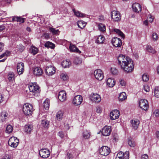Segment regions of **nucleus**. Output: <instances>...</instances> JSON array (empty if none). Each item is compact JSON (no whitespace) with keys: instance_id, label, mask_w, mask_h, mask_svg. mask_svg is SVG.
I'll return each instance as SVG.
<instances>
[{"instance_id":"6e6d98bb","label":"nucleus","mask_w":159,"mask_h":159,"mask_svg":"<svg viewBox=\"0 0 159 159\" xmlns=\"http://www.w3.org/2000/svg\"><path fill=\"white\" fill-rule=\"evenodd\" d=\"M153 114L156 117H159V110H156L153 112Z\"/></svg>"},{"instance_id":"bf43d9fd","label":"nucleus","mask_w":159,"mask_h":159,"mask_svg":"<svg viewBox=\"0 0 159 159\" xmlns=\"http://www.w3.org/2000/svg\"><path fill=\"white\" fill-rule=\"evenodd\" d=\"M58 135L62 139L64 137V134L62 131L59 132L58 133Z\"/></svg>"},{"instance_id":"37998d69","label":"nucleus","mask_w":159,"mask_h":159,"mask_svg":"<svg viewBox=\"0 0 159 159\" xmlns=\"http://www.w3.org/2000/svg\"><path fill=\"white\" fill-rule=\"evenodd\" d=\"M87 24V22L83 21V20H80V29H83L84 28Z\"/></svg>"},{"instance_id":"f257e3e1","label":"nucleus","mask_w":159,"mask_h":159,"mask_svg":"<svg viewBox=\"0 0 159 159\" xmlns=\"http://www.w3.org/2000/svg\"><path fill=\"white\" fill-rule=\"evenodd\" d=\"M119 64L121 68L126 73L132 72L134 70V65L132 60L128 57L120 54L117 58Z\"/></svg>"},{"instance_id":"de8ad7c7","label":"nucleus","mask_w":159,"mask_h":159,"mask_svg":"<svg viewBox=\"0 0 159 159\" xmlns=\"http://www.w3.org/2000/svg\"><path fill=\"white\" fill-rule=\"evenodd\" d=\"M79 62L80 59L79 57H75L73 62L74 64L76 65H79Z\"/></svg>"},{"instance_id":"5fc2aeb1","label":"nucleus","mask_w":159,"mask_h":159,"mask_svg":"<svg viewBox=\"0 0 159 159\" xmlns=\"http://www.w3.org/2000/svg\"><path fill=\"white\" fill-rule=\"evenodd\" d=\"M143 89L146 92L149 91V87L148 85H144L143 86Z\"/></svg>"},{"instance_id":"7c9ffc66","label":"nucleus","mask_w":159,"mask_h":159,"mask_svg":"<svg viewBox=\"0 0 159 159\" xmlns=\"http://www.w3.org/2000/svg\"><path fill=\"white\" fill-rule=\"evenodd\" d=\"M104 39V37L102 35H100L98 36L96 42L97 43H103Z\"/></svg>"},{"instance_id":"e2e57ef3","label":"nucleus","mask_w":159,"mask_h":159,"mask_svg":"<svg viewBox=\"0 0 159 159\" xmlns=\"http://www.w3.org/2000/svg\"><path fill=\"white\" fill-rule=\"evenodd\" d=\"M141 159H148V156L146 154L143 155L141 156Z\"/></svg>"},{"instance_id":"4c0bfd02","label":"nucleus","mask_w":159,"mask_h":159,"mask_svg":"<svg viewBox=\"0 0 159 159\" xmlns=\"http://www.w3.org/2000/svg\"><path fill=\"white\" fill-rule=\"evenodd\" d=\"M30 50L31 53H32L33 55L36 54L38 52V48L34 46L31 47Z\"/></svg>"},{"instance_id":"393cba45","label":"nucleus","mask_w":159,"mask_h":159,"mask_svg":"<svg viewBox=\"0 0 159 159\" xmlns=\"http://www.w3.org/2000/svg\"><path fill=\"white\" fill-rule=\"evenodd\" d=\"M126 94L125 92H122L120 93L119 96V99L120 101L122 102L127 98Z\"/></svg>"},{"instance_id":"338daca9","label":"nucleus","mask_w":159,"mask_h":159,"mask_svg":"<svg viewBox=\"0 0 159 159\" xmlns=\"http://www.w3.org/2000/svg\"><path fill=\"white\" fill-rule=\"evenodd\" d=\"M68 158L69 159H72L73 158L72 155L70 153H68L67 154Z\"/></svg>"},{"instance_id":"f8f14e48","label":"nucleus","mask_w":159,"mask_h":159,"mask_svg":"<svg viewBox=\"0 0 159 159\" xmlns=\"http://www.w3.org/2000/svg\"><path fill=\"white\" fill-rule=\"evenodd\" d=\"M111 130L110 126H105L102 129V134L104 136H107L110 135Z\"/></svg>"},{"instance_id":"58836bf2","label":"nucleus","mask_w":159,"mask_h":159,"mask_svg":"<svg viewBox=\"0 0 159 159\" xmlns=\"http://www.w3.org/2000/svg\"><path fill=\"white\" fill-rule=\"evenodd\" d=\"M154 96L157 98H159V87H156L154 89Z\"/></svg>"},{"instance_id":"20e7f679","label":"nucleus","mask_w":159,"mask_h":159,"mask_svg":"<svg viewBox=\"0 0 159 159\" xmlns=\"http://www.w3.org/2000/svg\"><path fill=\"white\" fill-rule=\"evenodd\" d=\"M139 107L143 110L147 111L149 108L148 101L146 99H141L139 101Z\"/></svg>"},{"instance_id":"f03ea898","label":"nucleus","mask_w":159,"mask_h":159,"mask_svg":"<svg viewBox=\"0 0 159 159\" xmlns=\"http://www.w3.org/2000/svg\"><path fill=\"white\" fill-rule=\"evenodd\" d=\"M34 110L32 106L29 103H25L23 106V111L25 115H31Z\"/></svg>"},{"instance_id":"2eb2a0df","label":"nucleus","mask_w":159,"mask_h":159,"mask_svg":"<svg viewBox=\"0 0 159 159\" xmlns=\"http://www.w3.org/2000/svg\"><path fill=\"white\" fill-rule=\"evenodd\" d=\"M24 70V64L22 62L19 63L17 66V71L18 74L19 75H21L23 74Z\"/></svg>"},{"instance_id":"0eeeda50","label":"nucleus","mask_w":159,"mask_h":159,"mask_svg":"<svg viewBox=\"0 0 159 159\" xmlns=\"http://www.w3.org/2000/svg\"><path fill=\"white\" fill-rule=\"evenodd\" d=\"M28 87L30 91L33 93H36L39 91V87L35 83L30 84Z\"/></svg>"},{"instance_id":"ddd939ff","label":"nucleus","mask_w":159,"mask_h":159,"mask_svg":"<svg viewBox=\"0 0 159 159\" xmlns=\"http://www.w3.org/2000/svg\"><path fill=\"white\" fill-rule=\"evenodd\" d=\"M111 42L113 45L116 47H120L122 43L120 39L117 37L114 38Z\"/></svg>"},{"instance_id":"4d7b16f0","label":"nucleus","mask_w":159,"mask_h":159,"mask_svg":"<svg viewBox=\"0 0 159 159\" xmlns=\"http://www.w3.org/2000/svg\"><path fill=\"white\" fill-rule=\"evenodd\" d=\"M96 112L98 113H101L102 110L101 107L99 106H97L96 107Z\"/></svg>"},{"instance_id":"a211bd4d","label":"nucleus","mask_w":159,"mask_h":159,"mask_svg":"<svg viewBox=\"0 0 159 159\" xmlns=\"http://www.w3.org/2000/svg\"><path fill=\"white\" fill-rule=\"evenodd\" d=\"M139 124L140 121L138 119H136L131 120V124L132 127L135 130L137 129Z\"/></svg>"},{"instance_id":"39448f33","label":"nucleus","mask_w":159,"mask_h":159,"mask_svg":"<svg viewBox=\"0 0 159 159\" xmlns=\"http://www.w3.org/2000/svg\"><path fill=\"white\" fill-rule=\"evenodd\" d=\"M99 152L101 155L106 156L110 153V149L107 146H103L99 149Z\"/></svg>"},{"instance_id":"8fccbe9b","label":"nucleus","mask_w":159,"mask_h":159,"mask_svg":"<svg viewBox=\"0 0 159 159\" xmlns=\"http://www.w3.org/2000/svg\"><path fill=\"white\" fill-rule=\"evenodd\" d=\"M1 115L2 116H3L6 119L8 116V114L6 111H3L1 113Z\"/></svg>"},{"instance_id":"774afa93","label":"nucleus","mask_w":159,"mask_h":159,"mask_svg":"<svg viewBox=\"0 0 159 159\" xmlns=\"http://www.w3.org/2000/svg\"><path fill=\"white\" fill-rule=\"evenodd\" d=\"M80 17H87V15H86L85 14H83L82 13H81L80 12Z\"/></svg>"},{"instance_id":"ea45409f","label":"nucleus","mask_w":159,"mask_h":159,"mask_svg":"<svg viewBox=\"0 0 159 159\" xmlns=\"http://www.w3.org/2000/svg\"><path fill=\"white\" fill-rule=\"evenodd\" d=\"M13 130V128L11 125H8L6 128V132L7 133L9 134L12 132Z\"/></svg>"},{"instance_id":"72a5a7b5","label":"nucleus","mask_w":159,"mask_h":159,"mask_svg":"<svg viewBox=\"0 0 159 159\" xmlns=\"http://www.w3.org/2000/svg\"><path fill=\"white\" fill-rule=\"evenodd\" d=\"M128 143L129 145L131 147H134L135 146V141L131 138L129 139Z\"/></svg>"},{"instance_id":"412c9836","label":"nucleus","mask_w":159,"mask_h":159,"mask_svg":"<svg viewBox=\"0 0 159 159\" xmlns=\"http://www.w3.org/2000/svg\"><path fill=\"white\" fill-rule=\"evenodd\" d=\"M16 21L20 23H23L25 21V18L19 16H13L12 17V21Z\"/></svg>"},{"instance_id":"603ef678","label":"nucleus","mask_w":159,"mask_h":159,"mask_svg":"<svg viewBox=\"0 0 159 159\" xmlns=\"http://www.w3.org/2000/svg\"><path fill=\"white\" fill-rule=\"evenodd\" d=\"M124 153L122 152H119L117 154L116 157L123 158Z\"/></svg>"},{"instance_id":"a18cd8bd","label":"nucleus","mask_w":159,"mask_h":159,"mask_svg":"<svg viewBox=\"0 0 159 159\" xmlns=\"http://www.w3.org/2000/svg\"><path fill=\"white\" fill-rule=\"evenodd\" d=\"M49 30L52 32V33L54 34H57L59 31V30H56L54 28H49Z\"/></svg>"},{"instance_id":"0e129e2a","label":"nucleus","mask_w":159,"mask_h":159,"mask_svg":"<svg viewBox=\"0 0 159 159\" xmlns=\"http://www.w3.org/2000/svg\"><path fill=\"white\" fill-rule=\"evenodd\" d=\"M5 56H9L10 54V52L8 51H7L5 52L4 53Z\"/></svg>"},{"instance_id":"cd10ccee","label":"nucleus","mask_w":159,"mask_h":159,"mask_svg":"<svg viewBox=\"0 0 159 159\" xmlns=\"http://www.w3.org/2000/svg\"><path fill=\"white\" fill-rule=\"evenodd\" d=\"M69 48L70 51L71 52H78L79 50V49L77 48L75 45L70 44Z\"/></svg>"},{"instance_id":"a19ab883","label":"nucleus","mask_w":159,"mask_h":159,"mask_svg":"<svg viewBox=\"0 0 159 159\" xmlns=\"http://www.w3.org/2000/svg\"><path fill=\"white\" fill-rule=\"evenodd\" d=\"M60 78L62 80L66 81L68 79V77L66 73H62L61 74Z\"/></svg>"},{"instance_id":"c85d7f7f","label":"nucleus","mask_w":159,"mask_h":159,"mask_svg":"<svg viewBox=\"0 0 159 159\" xmlns=\"http://www.w3.org/2000/svg\"><path fill=\"white\" fill-rule=\"evenodd\" d=\"M49 122L46 119L42 120L41 121V124L45 128H48L49 125Z\"/></svg>"},{"instance_id":"79ce46f5","label":"nucleus","mask_w":159,"mask_h":159,"mask_svg":"<svg viewBox=\"0 0 159 159\" xmlns=\"http://www.w3.org/2000/svg\"><path fill=\"white\" fill-rule=\"evenodd\" d=\"M98 29L99 30L101 31H104L106 30V27L105 25L101 23L99 24Z\"/></svg>"},{"instance_id":"e433bc0d","label":"nucleus","mask_w":159,"mask_h":159,"mask_svg":"<svg viewBox=\"0 0 159 159\" xmlns=\"http://www.w3.org/2000/svg\"><path fill=\"white\" fill-rule=\"evenodd\" d=\"M49 101L48 99H46L43 103L44 108L46 110H48L49 109Z\"/></svg>"},{"instance_id":"423d86ee","label":"nucleus","mask_w":159,"mask_h":159,"mask_svg":"<svg viewBox=\"0 0 159 159\" xmlns=\"http://www.w3.org/2000/svg\"><path fill=\"white\" fill-rule=\"evenodd\" d=\"M39 154L41 157L43 158H46L49 157L50 152L49 150L47 148L42 149L39 151Z\"/></svg>"},{"instance_id":"c03bdc74","label":"nucleus","mask_w":159,"mask_h":159,"mask_svg":"<svg viewBox=\"0 0 159 159\" xmlns=\"http://www.w3.org/2000/svg\"><path fill=\"white\" fill-rule=\"evenodd\" d=\"M142 79L143 81H148L149 80V76L147 74H144L142 76Z\"/></svg>"},{"instance_id":"6e6552de","label":"nucleus","mask_w":159,"mask_h":159,"mask_svg":"<svg viewBox=\"0 0 159 159\" xmlns=\"http://www.w3.org/2000/svg\"><path fill=\"white\" fill-rule=\"evenodd\" d=\"M94 75L96 79L98 80H101L103 78V72L100 69L95 70L94 72Z\"/></svg>"},{"instance_id":"13d9d810","label":"nucleus","mask_w":159,"mask_h":159,"mask_svg":"<svg viewBox=\"0 0 159 159\" xmlns=\"http://www.w3.org/2000/svg\"><path fill=\"white\" fill-rule=\"evenodd\" d=\"M73 11L74 12V14L77 17L80 16V12L79 11H76L75 9H73Z\"/></svg>"},{"instance_id":"6ab92c4d","label":"nucleus","mask_w":159,"mask_h":159,"mask_svg":"<svg viewBox=\"0 0 159 159\" xmlns=\"http://www.w3.org/2000/svg\"><path fill=\"white\" fill-rule=\"evenodd\" d=\"M91 134V132L89 131L84 130L82 133V137L84 139H89L90 137Z\"/></svg>"},{"instance_id":"9b49d317","label":"nucleus","mask_w":159,"mask_h":159,"mask_svg":"<svg viewBox=\"0 0 159 159\" xmlns=\"http://www.w3.org/2000/svg\"><path fill=\"white\" fill-rule=\"evenodd\" d=\"M120 115V112L117 110H114L110 113V118L112 120L118 118Z\"/></svg>"},{"instance_id":"f704fd0d","label":"nucleus","mask_w":159,"mask_h":159,"mask_svg":"<svg viewBox=\"0 0 159 159\" xmlns=\"http://www.w3.org/2000/svg\"><path fill=\"white\" fill-rule=\"evenodd\" d=\"M147 50L149 52L154 54L156 53V51L150 45L147 46Z\"/></svg>"},{"instance_id":"4be33fe9","label":"nucleus","mask_w":159,"mask_h":159,"mask_svg":"<svg viewBox=\"0 0 159 159\" xmlns=\"http://www.w3.org/2000/svg\"><path fill=\"white\" fill-rule=\"evenodd\" d=\"M33 129V126L29 124L25 125L24 127V131L27 134H30Z\"/></svg>"},{"instance_id":"9d476101","label":"nucleus","mask_w":159,"mask_h":159,"mask_svg":"<svg viewBox=\"0 0 159 159\" xmlns=\"http://www.w3.org/2000/svg\"><path fill=\"white\" fill-rule=\"evenodd\" d=\"M119 13V12L116 11H113L111 12V17L113 20L117 21L121 19Z\"/></svg>"},{"instance_id":"a878e982","label":"nucleus","mask_w":159,"mask_h":159,"mask_svg":"<svg viewBox=\"0 0 159 159\" xmlns=\"http://www.w3.org/2000/svg\"><path fill=\"white\" fill-rule=\"evenodd\" d=\"M107 84L109 87H113L115 84L114 80L111 78H109L107 80Z\"/></svg>"},{"instance_id":"864d4df0","label":"nucleus","mask_w":159,"mask_h":159,"mask_svg":"<svg viewBox=\"0 0 159 159\" xmlns=\"http://www.w3.org/2000/svg\"><path fill=\"white\" fill-rule=\"evenodd\" d=\"M119 81L120 84L121 86H125V85L126 83L124 80L122 79H120Z\"/></svg>"},{"instance_id":"1a4fd4ad","label":"nucleus","mask_w":159,"mask_h":159,"mask_svg":"<svg viewBox=\"0 0 159 159\" xmlns=\"http://www.w3.org/2000/svg\"><path fill=\"white\" fill-rule=\"evenodd\" d=\"M46 73L47 75L51 76L54 74L56 72L55 68L52 66H47L45 69Z\"/></svg>"},{"instance_id":"f3484780","label":"nucleus","mask_w":159,"mask_h":159,"mask_svg":"<svg viewBox=\"0 0 159 159\" xmlns=\"http://www.w3.org/2000/svg\"><path fill=\"white\" fill-rule=\"evenodd\" d=\"M132 7L133 11L139 13L141 10V6L138 3H135L132 5Z\"/></svg>"},{"instance_id":"69168bd1","label":"nucleus","mask_w":159,"mask_h":159,"mask_svg":"<svg viewBox=\"0 0 159 159\" xmlns=\"http://www.w3.org/2000/svg\"><path fill=\"white\" fill-rule=\"evenodd\" d=\"M6 119L4 117L2 116L1 115H0V121H1L2 122L4 121Z\"/></svg>"},{"instance_id":"052dcab7","label":"nucleus","mask_w":159,"mask_h":159,"mask_svg":"<svg viewBox=\"0 0 159 159\" xmlns=\"http://www.w3.org/2000/svg\"><path fill=\"white\" fill-rule=\"evenodd\" d=\"M4 44L2 42L0 43V52H2L3 49Z\"/></svg>"},{"instance_id":"dca6fc26","label":"nucleus","mask_w":159,"mask_h":159,"mask_svg":"<svg viewBox=\"0 0 159 159\" xmlns=\"http://www.w3.org/2000/svg\"><path fill=\"white\" fill-rule=\"evenodd\" d=\"M43 70L40 67H36L33 70V73L34 75L36 76H41L43 74Z\"/></svg>"},{"instance_id":"473e14b6","label":"nucleus","mask_w":159,"mask_h":159,"mask_svg":"<svg viewBox=\"0 0 159 159\" xmlns=\"http://www.w3.org/2000/svg\"><path fill=\"white\" fill-rule=\"evenodd\" d=\"M113 31L122 38L124 39L125 38V35L120 30L116 29H113Z\"/></svg>"},{"instance_id":"aec40b11","label":"nucleus","mask_w":159,"mask_h":159,"mask_svg":"<svg viewBox=\"0 0 159 159\" xmlns=\"http://www.w3.org/2000/svg\"><path fill=\"white\" fill-rule=\"evenodd\" d=\"M91 100L95 102H98L101 101V98L100 95L98 94L93 93L91 97Z\"/></svg>"},{"instance_id":"5701e85b","label":"nucleus","mask_w":159,"mask_h":159,"mask_svg":"<svg viewBox=\"0 0 159 159\" xmlns=\"http://www.w3.org/2000/svg\"><path fill=\"white\" fill-rule=\"evenodd\" d=\"M72 103L75 106H77L80 105V95H77L74 97L72 100Z\"/></svg>"},{"instance_id":"c756f323","label":"nucleus","mask_w":159,"mask_h":159,"mask_svg":"<svg viewBox=\"0 0 159 159\" xmlns=\"http://www.w3.org/2000/svg\"><path fill=\"white\" fill-rule=\"evenodd\" d=\"M63 112L61 111H59L56 115V117L57 120H61L63 117Z\"/></svg>"},{"instance_id":"7ed1b4c3","label":"nucleus","mask_w":159,"mask_h":159,"mask_svg":"<svg viewBox=\"0 0 159 159\" xmlns=\"http://www.w3.org/2000/svg\"><path fill=\"white\" fill-rule=\"evenodd\" d=\"M19 143V139L16 137H12L10 138L8 144L12 147L16 148L18 145Z\"/></svg>"},{"instance_id":"4468645a","label":"nucleus","mask_w":159,"mask_h":159,"mask_svg":"<svg viewBox=\"0 0 159 159\" xmlns=\"http://www.w3.org/2000/svg\"><path fill=\"white\" fill-rule=\"evenodd\" d=\"M66 93L64 90L60 91L58 95V98L59 100L61 102H64L66 98Z\"/></svg>"},{"instance_id":"b1692460","label":"nucleus","mask_w":159,"mask_h":159,"mask_svg":"<svg viewBox=\"0 0 159 159\" xmlns=\"http://www.w3.org/2000/svg\"><path fill=\"white\" fill-rule=\"evenodd\" d=\"M71 62L69 60H65L63 61L61 63L62 67L64 68L69 67L70 66Z\"/></svg>"},{"instance_id":"09e8293b","label":"nucleus","mask_w":159,"mask_h":159,"mask_svg":"<svg viewBox=\"0 0 159 159\" xmlns=\"http://www.w3.org/2000/svg\"><path fill=\"white\" fill-rule=\"evenodd\" d=\"M129 153L128 152H126L124 153L123 158L124 159H129Z\"/></svg>"},{"instance_id":"680f3d73","label":"nucleus","mask_w":159,"mask_h":159,"mask_svg":"<svg viewBox=\"0 0 159 159\" xmlns=\"http://www.w3.org/2000/svg\"><path fill=\"white\" fill-rule=\"evenodd\" d=\"M148 20L149 22L152 23L153 22V19L152 18V16L150 15L148 16Z\"/></svg>"},{"instance_id":"bb28decb","label":"nucleus","mask_w":159,"mask_h":159,"mask_svg":"<svg viewBox=\"0 0 159 159\" xmlns=\"http://www.w3.org/2000/svg\"><path fill=\"white\" fill-rule=\"evenodd\" d=\"M7 79L9 81H13L15 80V77L14 73L12 72H9L8 75Z\"/></svg>"},{"instance_id":"c9c22d12","label":"nucleus","mask_w":159,"mask_h":159,"mask_svg":"<svg viewBox=\"0 0 159 159\" xmlns=\"http://www.w3.org/2000/svg\"><path fill=\"white\" fill-rule=\"evenodd\" d=\"M16 50L17 51H19L20 52H23L25 48L24 46L21 44H20L17 45L16 48Z\"/></svg>"},{"instance_id":"3c124183","label":"nucleus","mask_w":159,"mask_h":159,"mask_svg":"<svg viewBox=\"0 0 159 159\" xmlns=\"http://www.w3.org/2000/svg\"><path fill=\"white\" fill-rule=\"evenodd\" d=\"M152 38L153 40L156 41L158 39V36L156 33H153L152 35Z\"/></svg>"},{"instance_id":"2f4dec72","label":"nucleus","mask_w":159,"mask_h":159,"mask_svg":"<svg viewBox=\"0 0 159 159\" xmlns=\"http://www.w3.org/2000/svg\"><path fill=\"white\" fill-rule=\"evenodd\" d=\"M45 47L48 48H50L52 49L54 48L55 47V45L54 44L50 42H47L44 45Z\"/></svg>"},{"instance_id":"49530a36","label":"nucleus","mask_w":159,"mask_h":159,"mask_svg":"<svg viewBox=\"0 0 159 159\" xmlns=\"http://www.w3.org/2000/svg\"><path fill=\"white\" fill-rule=\"evenodd\" d=\"M111 73L114 75H117L118 73L117 70L115 68H111Z\"/></svg>"}]
</instances>
